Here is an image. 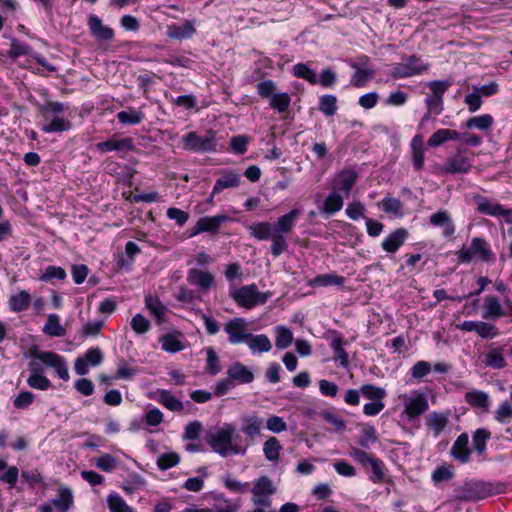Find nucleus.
I'll return each mask as SVG.
<instances>
[{
	"label": "nucleus",
	"instance_id": "nucleus-1",
	"mask_svg": "<svg viewBox=\"0 0 512 512\" xmlns=\"http://www.w3.org/2000/svg\"><path fill=\"white\" fill-rule=\"evenodd\" d=\"M301 211L292 209L289 213L278 218L276 223L256 222L248 227V230L254 238L263 241L270 239L271 253L274 257L280 256L288 249L286 234L292 232Z\"/></svg>",
	"mask_w": 512,
	"mask_h": 512
},
{
	"label": "nucleus",
	"instance_id": "nucleus-2",
	"mask_svg": "<svg viewBox=\"0 0 512 512\" xmlns=\"http://www.w3.org/2000/svg\"><path fill=\"white\" fill-rule=\"evenodd\" d=\"M236 429L233 424H224L222 427L211 431L206 438L212 450L223 457L239 453L237 445L233 444V435Z\"/></svg>",
	"mask_w": 512,
	"mask_h": 512
},
{
	"label": "nucleus",
	"instance_id": "nucleus-3",
	"mask_svg": "<svg viewBox=\"0 0 512 512\" xmlns=\"http://www.w3.org/2000/svg\"><path fill=\"white\" fill-rule=\"evenodd\" d=\"M459 262L470 263L473 259L493 262L495 257L488 242L481 237H474L469 246H463L456 252Z\"/></svg>",
	"mask_w": 512,
	"mask_h": 512
},
{
	"label": "nucleus",
	"instance_id": "nucleus-4",
	"mask_svg": "<svg viewBox=\"0 0 512 512\" xmlns=\"http://www.w3.org/2000/svg\"><path fill=\"white\" fill-rule=\"evenodd\" d=\"M429 64L418 55H404L399 63L392 66L390 76L394 79L421 75L429 69Z\"/></svg>",
	"mask_w": 512,
	"mask_h": 512
},
{
	"label": "nucleus",
	"instance_id": "nucleus-5",
	"mask_svg": "<svg viewBox=\"0 0 512 512\" xmlns=\"http://www.w3.org/2000/svg\"><path fill=\"white\" fill-rule=\"evenodd\" d=\"M182 144L183 148L188 151L198 153L216 151V133L213 130H208L205 134L200 135L191 131L182 137Z\"/></svg>",
	"mask_w": 512,
	"mask_h": 512
},
{
	"label": "nucleus",
	"instance_id": "nucleus-6",
	"mask_svg": "<svg viewBox=\"0 0 512 512\" xmlns=\"http://www.w3.org/2000/svg\"><path fill=\"white\" fill-rule=\"evenodd\" d=\"M232 299L240 306L251 309L259 304H264L270 297V293H262L255 284L242 286L230 293Z\"/></svg>",
	"mask_w": 512,
	"mask_h": 512
},
{
	"label": "nucleus",
	"instance_id": "nucleus-7",
	"mask_svg": "<svg viewBox=\"0 0 512 512\" xmlns=\"http://www.w3.org/2000/svg\"><path fill=\"white\" fill-rule=\"evenodd\" d=\"M399 398L404 405V413L410 420L418 418L429 408L426 396L417 390L400 395Z\"/></svg>",
	"mask_w": 512,
	"mask_h": 512
},
{
	"label": "nucleus",
	"instance_id": "nucleus-8",
	"mask_svg": "<svg viewBox=\"0 0 512 512\" xmlns=\"http://www.w3.org/2000/svg\"><path fill=\"white\" fill-rule=\"evenodd\" d=\"M512 315V302L506 300L501 304L498 297L490 295L484 298L482 305V318L485 320H497Z\"/></svg>",
	"mask_w": 512,
	"mask_h": 512
},
{
	"label": "nucleus",
	"instance_id": "nucleus-9",
	"mask_svg": "<svg viewBox=\"0 0 512 512\" xmlns=\"http://www.w3.org/2000/svg\"><path fill=\"white\" fill-rule=\"evenodd\" d=\"M253 494V504L255 506L269 507L271 505V496L276 492L271 479L267 476H262L255 480L251 490Z\"/></svg>",
	"mask_w": 512,
	"mask_h": 512
},
{
	"label": "nucleus",
	"instance_id": "nucleus-10",
	"mask_svg": "<svg viewBox=\"0 0 512 512\" xmlns=\"http://www.w3.org/2000/svg\"><path fill=\"white\" fill-rule=\"evenodd\" d=\"M224 330L228 335V341L234 345L246 343L251 334L249 332L248 322L241 317L229 320L225 324Z\"/></svg>",
	"mask_w": 512,
	"mask_h": 512
},
{
	"label": "nucleus",
	"instance_id": "nucleus-11",
	"mask_svg": "<svg viewBox=\"0 0 512 512\" xmlns=\"http://www.w3.org/2000/svg\"><path fill=\"white\" fill-rule=\"evenodd\" d=\"M32 357L38 359L44 365L53 368L62 380L67 381L69 379L67 365L63 357L57 353L52 351H37L32 353Z\"/></svg>",
	"mask_w": 512,
	"mask_h": 512
},
{
	"label": "nucleus",
	"instance_id": "nucleus-12",
	"mask_svg": "<svg viewBox=\"0 0 512 512\" xmlns=\"http://www.w3.org/2000/svg\"><path fill=\"white\" fill-rule=\"evenodd\" d=\"M477 210L485 215L503 217L506 223L512 224V209H506L499 203H494L487 198L475 197Z\"/></svg>",
	"mask_w": 512,
	"mask_h": 512
},
{
	"label": "nucleus",
	"instance_id": "nucleus-13",
	"mask_svg": "<svg viewBox=\"0 0 512 512\" xmlns=\"http://www.w3.org/2000/svg\"><path fill=\"white\" fill-rule=\"evenodd\" d=\"M96 147L102 153L117 152L120 157H123L125 153L134 149L132 138H120L116 135L107 141L97 143Z\"/></svg>",
	"mask_w": 512,
	"mask_h": 512
},
{
	"label": "nucleus",
	"instance_id": "nucleus-14",
	"mask_svg": "<svg viewBox=\"0 0 512 512\" xmlns=\"http://www.w3.org/2000/svg\"><path fill=\"white\" fill-rule=\"evenodd\" d=\"M229 220L230 218L227 215L201 217L193 227L190 236H195L203 232L215 234L218 232L221 225Z\"/></svg>",
	"mask_w": 512,
	"mask_h": 512
},
{
	"label": "nucleus",
	"instance_id": "nucleus-15",
	"mask_svg": "<svg viewBox=\"0 0 512 512\" xmlns=\"http://www.w3.org/2000/svg\"><path fill=\"white\" fill-rule=\"evenodd\" d=\"M187 281L189 284L197 286L202 292L209 291L215 284L212 273L197 268L188 271Z\"/></svg>",
	"mask_w": 512,
	"mask_h": 512
},
{
	"label": "nucleus",
	"instance_id": "nucleus-16",
	"mask_svg": "<svg viewBox=\"0 0 512 512\" xmlns=\"http://www.w3.org/2000/svg\"><path fill=\"white\" fill-rule=\"evenodd\" d=\"M103 361V354L99 348H90L83 357H78L75 361L74 369L78 375L88 373V364L97 366Z\"/></svg>",
	"mask_w": 512,
	"mask_h": 512
},
{
	"label": "nucleus",
	"instance_id": "nucleus-17",
	"mask_svg": "<svg viewBox=\"0 0 512 512\" xmlns=\"http://www.w3.org/2000/svg\"><path fill=\"white\" fill-rule=\"evenodd\" d=\"M358 179V174L353 170H343L335 176L332 182V189L338 193L349 196L350 191Z\"/></svg>",
	"mask_w": 512,
	"mask_h": 512
},
{
	"label": "nucleus",
	"instance_id": "nucleus-18",
	"mask_svg": "<svg viewBox=\"0 0 512 512\" xmlns=\"http://www.w3.org/2000/svg\"><path fill=\"white\" fill-rule=\"evenodd\" d=\"M30 375L27 379V384L37 390H47L51 387V381L42 374V369L35 361H31L28 364Z\"/></svg>",
	"mask_w": 512,
	"mask_h": 512
},
{
	"label": "nucleus",
	"instance_id": "nucleus-19",
	"mask_svg": "<svg viewBox=\"0 0 512 512\" xmlns=\"http://www.w3.org/2000/svg\"><path fill=\"white\" fill-rule=\"evenodd\" d=\"M71 122L59 115H42L41 128L46 133L64 132L71 128Z\"/></svg>",
	"mask_w": 512,
	"mask_h": 512
},
{
	"label": "nucleus",
	"instance_id": "nucleus-20",
	"mask_svg": "<svg viewBox=\"0 0 512 512\" xmlns=\"http://www.w3.org/2000/svg\"><path fill=\"white\" fill-rule=\"evenodd\" d=\"M451 455L460 463H467L470 460L471 449L469 448V437L467 433L460 434L451 448Z\"/></svg>",
	"mask_w": 512,
	"mask_h": 512
},
{
	"label": "nucleus",
	"instance_id": "nucleus-21",
	"mask_svg": "<svg viewBox=\"0 0 512 512\" xmlns=\"http://www.w3.org/2000/svg\"><path fill=\"white\" fill-rule=\"evenodd\" d=\"M465 402L474 409H479L483 412H488L490 407V396L488 393L472 389L465 393Z\"/></svg>",
	"mask_w": 512,
	"mask_h": 512
},
{
	"label": "nucleus",
	"instance_id": "nucleus-22",
	"mask_svg": "<svg viewBox=\"0 0 512 512\" xmlns=\"http://www.w3.org/2000/svg\"><path fill=\"white\" fill-rule=\"evenodd\" d=\"M430 223L442 228V234L448 238L454 235L455 225L450 214L446 210H440L430 216Z\"/></svg>",
	"mask_w": 512,
	"mask_h": 512
},
{
	"label": "nucleus",
	"instance_id": "nucleus-23",
	"mask_svg": "<svg viewBox=\"0 0 512 512\" xmlns=\"http://www.w3.org/2000/svg\"><path fill=\"white\" fill-rule=\"evenodd\" d=\"M227 376L235 383L249 384L254 380V374L241 362L231 364L227 369Z\"/></svg>",
	"mask_w": 512,
	"mask_h": 512
},
{
	"label": "nucleus",
	"instance_id": "nucleus-24",
	"mask_svg": "<svg viewBox=\"0 0 512 512\" xmlns=\"http://www.w3.org/2000/svg\"><path fill=\"white\" fill-rule=\"evenodd\" d=\"M408 238V232L404 228H398L390 233L382 242V248L388 253H395Z\"/></svg>",
	"mask_w": 512,
	"mask_h": 512
},
{
	"label": "nucleus",
	"instance_id": "nucleus-25",
	"mask_svg": "<svg viewBox=\"0 0 512 512\" xmlns=\"http://www.w3.org/2000/svg\"><path fill=\"white\" fill-rule=\"evenodd\" d=\"M196 32L192 21L185 20L181 24H171L167 28V35L176 40L191 38Z\"/></svg>",
	"mask_w": 512,
	"mask_h": 512
},
{
	"label": "nucleus",
	"instance_id": "nucleus-26",
	"mask_svg": "<svg viewBox=\"0 0 512 512\" xmlns=\"http://www.w3.org/2000/svg\"><path fill=\"white\" fill-rule=\"evenodd\" d=\"M88 26L92 35L98 40L110 41L114 37V31L108 26L102 24V20L96 15H90Z\"/></svg>",
	"mask_w": 512,
	"mask_h": 512
},
{
	"label": "nucleus",
	"instance_id": "nucleus-27",
	"mask_svg": "<svg viewBox=\"0 0 512 512\" xmlns=\"http://www.w3.org/2000/svg\"><path fill=\"white\" fill-rule=\"evenodd\" d=\"M239 505L232 500L218 497L213 508H186L183 512H238Z\"/></svg>",
	"mask_w": 512,
	"mask_h": 512
},
{
	"label": "nucleus",
	"instance_id": "nucleus-28",
	"mask_svg": "<svg viewBox=\"0 0 512 512\" xmlns=\"http://www.w3.org/2000/svg\"><path fill=\"white\" fill-rule=\"evenodd\" d=\"M459 138V132L453 129L441 128L435 131L428 139L429 147H439L448 141L456 142Z\"/></svg>",
	"mask_w": 512,
	"mask_h": 512
},
{
	"label": "nucleus",
	"instance_id": "nucleus-29",
	"mask_svg": "<svg viewBox=\"0 0 512 512\" xmlns=\"http://www.w3.org/2000/svg\"><path fill=\"white\" fill-rule=\"evenodd\" d=\"M344 199L343 196L337 191L333 190L325 198L322 205L319 206L321 213L326 215H332L340 211L343 208Z\"/></svg>",
	"mask_w": 512,
	"mask_h": 512
},
{
	"label": "nucleus",
	"instance_id": "nucleus-30",
	"mask_svg": "<svg viewBox=\"0 0 512 512\" xmlns=\"http://www.w3.org/2000/svg\"><path fill=\"white\" fill-rule=\"evenodd\" d=\"M117 120L124 125H138L145 119V114L139 109L129 107L117 113Z\"/></svg>",
	"mask_w": 512,
	"mask_h": 512
},
{
	"label": "nucleus",
	"instance_id": "nucleus-31",
	"mask_svg": "<svg viewBox=\"0 0 512 512\" xmlns=\"http://www.w3.org/2000/svg\"><path fill=\"white\" fill-rule=\"evenodd\" d=\"M31 303V295L29 292L22 290L18 294L9 297V308L15 313L26 311Z\"/></svg>",
	"mask_w": 512,
	"mask_h": 512
},
{
	"label": "nucleus",
	"instance_id": "nucleus-32",
	"mask_svg": "<svg viewBox=\"0 0 512 512\" xmlns=\"http://www.w3.org/2000/svg\"><path fill=\"white\" fill-rule=\"evenodd\" d=\"M246 344L253 353L269 352L272 349V343L265 334H250Z\"/></svg>",
	"mask_w": 512,
	"mask_h": 512
},
{
	"label": "nucleus",
	"instance_id": "nucleus-33",
	"mask_svg": "<svg viewBox=\"0 0 512 512\" xmlns=\"http://www.w3.org/2000/svg\"><path fill=\"white\" fill-rule=\"evenodd\" d=\"M240 183V176L233 172L222 174L216 181L212 195L220 193L224 189L237 187Z\"/></svg>",
	"mask_w": 512,
	"mask_h": 512
},
{
	"label": "nucleus",
	"instance_id": "nucleus-34",
	"mask_svg": "<svg viewBox=\"0 0 512 512\" xmlns=\"http://www.w3.org/2000/svg\"><path fill=\"white\" fill-rule=\"evenodd\" d=\"M351 67L355 69V73L351 78V84L357 88L364 87L373 78L375 73L372 69L361 68L359 63L353 62Z\"/></svg>",
	"mask_w": 512,
	"mask_h": 512
},
{
	"label": "nucleus",
	"instance_id": "nucleus-35",
	"mask_svg": "<svg viewBox=\"0 0 512 512\" xmlns=\"http://www.w3.org/2000/svg\"><path fill=\"white\" fill-rule=\"evenodd\" d=\"M181 336L182 335L180 333H170L163 335L160 338L162 349L170 353L182 351L185 346L181 341Z\"/></svg>",
	"mask_w": 512,
	"mask_h": 512
},
{
	"label": "nucleus",
	"instance_id": "nucleus-36",
	"mask_svg": "<svg viewBox=\"0 0 512 512\" xmlns=\"http://www.w3.org/2000/svg\"><path fill=\"white\" fill-rule=\"evenodd\" d=\"M43 333L52 337H63L66 334V329L60 324V319L57 314H50L42 329Z\"/></svg>",
	"mask_w": 512,
	"mask_h": 512
},
{
	"label": "nucleus",
	"instance_id": "nucleus-37",
	"mask_svg": "<svg viewBox=\"0 0 512 512\" xmlns=\"http://www.w3.org/2000/svg\"><path fill=\"white\" fill-rule=\"evenodd\" d=\"M345 282V278L343 276L327 273L317 275L313 280L310 281L311 286H343Z\"/></svg>",
	"mask_w": 512,
	"mask_h": 512
},
{
	"label": "nucleus",
	"instance_id": "nucleus-38",
	"mask_svg": "<svg viewBox=\"0 0 512 512\" xmlns=\"http://www.w3.org/2000/svg\"><path fill=\"white\" fill-rule=\"evenodd\" d=\"M145 306L159 322L162 321L166 315L167 307L156 296L147 295L145 297Z\"/></svg>",
	"mask_w": 512,
	"mask_h": 512
},
{
	"label": "nucleus",
	"instance_id": "nucleus-39",
	"mask_svg": "<svg viewBox=\"0 0 512 512\" xmlns=\"http://www.w3.org/2000/svg\"><path fill=\"white\" fill-rule=\"evenodd\" d=\"M494 124V118L490 114H483L469 118L465 123L464 127L468 129H478L481 131L489 130Z\"/></svg>",
	"mask_w": 512,
	"mask_h": 512
},
{
	"label": "nucleus",
	"instance_id": "nucleus-40",
	"mask_svg": "<svg viewBox=\"0 0 512 512\" xmlns=\"http://www.w3.org/2000/svg\"><path fill=\"white\" fill-rule=\"evenodd\" d=\"M484 363L486 366L491 367L493 369H502L506 366V361L503 356L502 348H493L490 349L484 355Z\"/></svg>",
	"mask_w": 512,
	"mask_h": 512
},
{
	"label": "nucleus",
	"instance_id": "nucleus-41",
	"mask_svg": "<svg viewBox=\"0 0 512 512\" xmlns=\"http://www.w3.org/2000/svg\"><path fill=\"white\" fill-rule=\"evenodd\" d=\"M263 420L257 416H246L243 418L242 431L250 438L260 433Z\"/></svg>",
	"mask_w": 512,
	"mask_h": 512
},
{
	"label": "nucleus",
	"instance_id": "nucleus-42",
	"mask_svg": "<svg viewBox=\"0 0 512 512\" xmlns=\"http://www.w3.org/2000/svg\"><path fill=\"white\" fill-rule=\"evenodd\" d=\"M448 417L443 413L433 412L427 417V425L438 436L446 427Z\"/></svg>",
	"mask_w": 512,
	"mask_h": 512
},
{
	"label": "nucleus",
	"instance_id": "nucleus-43",
	"mask_svg": "<svg viewBox=\"0 0 512 512\" xmlns=\"http://www.w3.org/2000/svg\"><path fill=\"white\" fill-rule=\"evenodd\" d=\"M281 450L282 445L276 437H269L263 445V453L269 461H277Z\"/></svg>",
	"mask_w": 512,
	"mask_h": 512
},
{
	"label": "nucleus",
	"instance_id": "nucleus-44",
	"mask_svg": "<svg viewBox=\"0 0 512 512\" xmlns=\"http://www.w3.org/2000/svg\"><path fill=\"white\" fill-rule=\"evenodd\" d=\"M491 433L487 429L479 428L472 435V443L475 451L482 455L486 450V443L490 439Z\"/></svg>",
	"mask_w": 512,
	"mask_h": 512
},
{
	"label": "nucleus",
	"instance_id": "nucleus-45",
	"mask_svg": "<svg viewBox=\"0 0 512 512\" xmlns=\"http://www.w3.org/2000/svg\"><path fill=\"white\" fill-rule=\"evenodd\" d=\"M159 402L168 410L180 412L183 410V403L173 396L169 391L162 390L159 394Z\"/></svg>",
	"mask_w": 512,
	"mask_h": 512
},
{
	"label": "nucleus",
	"instance_id": "nucleus-46",
	"mask_svg": "<svg viewBox=\"0 0 512 512\" xmlns=\"http://www.w3.org/2000/svg\"><path fill=\"white\" fill-rule=\"evenodd\" d=\"M293 75L297 78L304 79L310 84L318 83V78L314 70L309 68L306 64L297 63L293 66Z\"/></svg>",
	"mask_w": 512,
	"mask_h": 512
},
{
	"label": "nucleus",
	"instance_id": "nucleus-47",
	"mask_svg": "<svg viewBox=\"0 0 512 512\" xmlns=\"http://www.w3.org/2000/svg\"><path fill=\"white\" fill-rule=\"evenodd\" d=\"M360 392L366 399H369L371 401L383 402L384 398L387 395L385 389L377 387L372 384L362 385L360 388Z\"/></svg>",
	"mask_w": 512,
	"mask_h": 512
},
{
	"label": "nucleus",
	"instance_id": "nucleus-48",
	"mask_svg": "<svg viewBox=\"0 0 512 512\" xmlns=\"http://www.w3.org/2000/svg\"><path fill=\"white\" fill-rule=\"evenodd\" d=\"M53 504L60 512H67L73 505V495L70 489H60L58 498L53 500Z\"/></svg>",
	"mask_w": 512,
	"mask_h": 512
},
{
	"label": "nucleus",
	"instance_id": "nucleus-49",
	"mask_svg": "<svg viewBox=\"0 0 512 512\" xmlns=\"http://www.w3.org/2000/svg\"><path fill=\"white\" fill-rule=\"evenodd\" d=\"M276 339L275 345L278 349H285L293 342V334L290 329L284 326H277L275 328Z\"/></svg>",
	"mask_w": 512,
	"mask_h": 512
},
{
	"label": "nucleus",
	"instance_id": "nucleus-50",
	"mask_svg": "<svg viewBox=\"0 0 512 512\" xmlns=\"http://www.w3.org/2000/svg\"><path fill=\"white\" fill-rule=\"evenodd\" d=\"M470 499H484L493 494L492 485L484 482H476L469 487Z\"/></svg>",
	"mask_w": 512,
	"mask_h": 512
},
{
	"label": "nucleus",
	"instance_id": "nucleus-51",
	"mask_svg": "<svg viewBox=\"0 0 512 512\" xmlns=\"http://www.w3.org/2000/svg\"><path fill=\"white\" fill-rule=\"evenodd\" d=\"M344 340L341 337L334 338L331 342V347L335 354L336 360L340 361L343 367H347L349 363L348 354L344 349Z\"/></svg>",
	"mask_w": 512,
	"mask_h": 512
},
{
	"label": "nucleus",
	"instance_id": "nucleus-52",
	"mask_svg": "<svg viewBox=\"0 0 512 512\" xmlns=\"http://www.w3.org/2000/svg\"><path fill=\"white\" fill-rule=\"evenodd\" d=\"M319 110L326 116H333L337 111V98L334 95L321 96Z\"/></svg>",
	"mask_w": 512,
	"mask_h": 512
},
{
	"label": "nucleus",
	"instance_id": "nucleus-53",
	"mask_svg": "<svg viewBox=\"0 0 512 512\" xmlns=\"http://www.w3.org/2000/svg\"><path fill=\"white\" fill-rule=\"evenodd\" d=\"M94 464L104 472H111L118 467L119 462L114 456L110 454H103L94 459Z\"/></svg>",
	"mask_w": 512,
	"mask_h": 512
},
{
	"label": "nucleus",
	"instance_id": "nucleus-54",
	"mask_svg": "<svg viewBox=\"0 0 512 512\" xmlns=\"http://www.w3.org/2000/svg\"><path fill=\"white\" fill-rule=\"evenodd\" d=\"M107 504L111 512H133L132 508L118 494H110L107 498Z\"/></svg>",
	"mask_w": 512,
	"mask_h": 512
},
{
	"label": "nucleus",
	"instance_id": "nucleus-55",
	"mask_svg": "<svg viewBox=\"0 0 512 512\" xmlns=\"http://www.w3.org/2000/svg\"><path fill=\"white\" fill-rule=\"evenodd\" d=\"M290 101V96L287 93H275L270 99V106L279 113H284L289 108Z\"/></svg>",
	"mask_w": 512,
	"mask_h": 512
},
{
	"label": "nucleus",
	"instance_id": "nucleus-56",
	"mask_svg": "<svg viewBox=\"0 0 512 512\" xmlns=\"http://www.w3.org/2000/svg\"><path fill=\"white\" fill-rule=\"evenodd\" d=\"M494 418L499 423H509L512 420V405L506 400L495 410Z\"/></svg>",
	"mask_w": 512,
	"mask_h": 512
},
{
	"label": "nucleus",
	"instance_id": "nucleus-57",
	"mask_svg": "<svg viewBox=\"0 0 512 512\" xmlns=\"http://www.w3.org/2000/svg\"><path fill=\"white\" fill-rule=\"evenodd\" d=\"M251 141V136L237 135L231 138L230 146L236 154H243L247 151L248 145L251 143Z\"/></svg>",
	"mask_w": 512,
	"mask_h": 512
},
{
	"label": "nucleus",
	"instance_id": "nucleus-58",
	"mask_svg": "<svg viewBox=\"0 0 512 512\" xmlns=\"http://www.w3.org/2000/svg\"><path fill=\"white\" fill-rule=\"evenodd\" d=\"M207 362H206V370L211 375H217L221 371V365L218 355L215 350L211 347L206 349Z\"/></svg>",
	"mask_w": 512,
	"mask_h": 512
},
{
	"label": "nucleus",
	"instance_id": "nucleus-59",
	"mask_svg": "<svg viewBox=\"0 0 512 512\" xmlns=\"http://www.w3.org/2000/svg\"><path fill=\"white\" fill-rule=\"evenodd\" d=\"M180 461V457L175 452L162 454L157 460V466L160 470H167L176 466Z\"/></svg>",
	"mask_w": 512,
	"mask_h": 512
},
{
	"label": "nucleus",
	"instance_id": "nucleus-60",
	"mask_svg": "<svg viewBox=\"0 0 512 512\" xmlns=\"http://www.w3.org/2000/svg\"><path fill=\"white\" fill-rule=\"evenodd\" d=\"M369 465L371 466V469H372V475L370 476V480L373 482V483H382L384 481V464L383 462L374 457L372 459V461L369 463Z\"/></svg>",
	"mask_w": 512,
	"mask_h": 512
},
{
	"label": "nucleus",
	"instance_id": "nucleus-61",
	"mask_svg": "<svg viewBox=\"0 0 512 512\" xmlns=\"http://www.w3.org/2000/svg\"><path fill=\"white\" fill-rule=\"evenodd\" d=\"M67 277L66 271L62 267H56V266H48L42 276L40 277V280L42 281H50L53 279L58 280H65Z\"/></svg>",
	"mask_w": 512,
	"mask_h": 512
},
{
	"label": "nucleus",
	"instance_id": "nucleus-62",
	"mask_svg": "<svg viewBox=\"0 0 512 512\" xmlns=\"http://www.w3.org/2000/svg\"><path fill=\"white\" fill-rule=\"evenodd\" d=\"M34 398L35 396L33 393L23 391L13 399V406L17 409H26L33 403Z\"/></svg>",
	"mask_w": 512,
	"mask_h": 512
},
{
	"label": "nucleus",
	"instance_id": "nucleus-63",
	"mask_svg": "<svg viewBox=\"0 0 512 512\" xmlns=\"http://www.w3.org/2000/svg\"><path fill=\"white\" fill-rule=\"evenodd\" d=\"M335 471L344 477H354L356 475V469L346 460H336L333 463Z\"/></svg>",
	"mask_w": 512,
	"mask_h": 512
},
{
	"label": "nucleus",
	"instance_id": "nucleus-64",
	"mask_svg": "<svg viewBox=\"0 0 512 512\" xmlns=\"http://www.w3.org/2000/svg\"><path fill=\"white\" fill-rule=\"evenodd\" d=\"M131 327L137 334H144L149 331L150 322L141 314H136L131 320Z\"/></svg>",
	"mask_w": 512,
	"mask_h": 512
}]
</instances>
